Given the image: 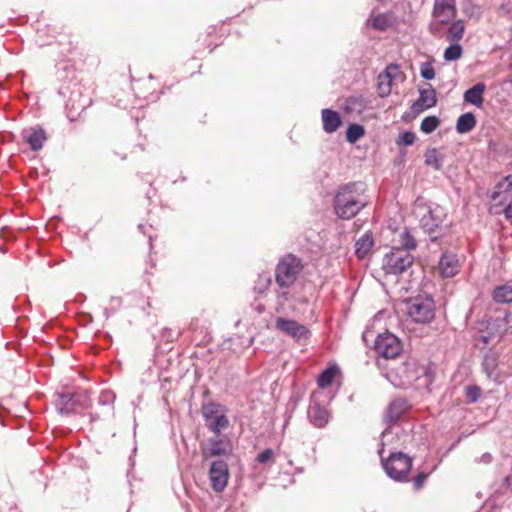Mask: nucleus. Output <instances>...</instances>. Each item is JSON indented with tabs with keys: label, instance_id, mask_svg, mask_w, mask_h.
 Wrapping results in <instances>:
<instances>
[{
	"label": "nucleus",
	"instance_id": "1",
	"mask_svg": "<svg viewBox=\"0 0 512 512\" xmlns=\"http://www.w3.org/2000/svg\"><path fill=\"white\" fill-rule=\"evenodd\" d=\"M366 185L362 182H349L340 185L333 198V209L338 218L350 220L367 205Z\"/></svg>",
	"mask_w": 512,
	"mask_h": 512
},
{
	"label": "nucleus",
	"instance_id": "2",
	"mask_svg": "<svg viewBox=\"0 0 512 512\" xmlns=\"http://www.w3.org/2000/svg\"><path fill=\"white\" fill-rule=\"evenodd\" d=\"M392 435L391 428L384 430L381 434V443L378 449L381 465L390 479L400 483L408 482L412 458L400 451H390L388 457L384 456L385 446L390 442Z\"/></svg>",
	"mask_w": 512,
	"mask_h": 512
},
{
	"label": "nucleus",
	"instance_id": "3",
	"mask_svg": "<svg viewBox=\"0 0 512 512\" xmlns=\"http://www.w3.org/2000/svg\"><path fill=\"white\" fill-rule=\"evenodd\" d=\"M425 374L423 366L415 359H408L390 368L386 373L388 381L396 388L408 389Z\"/></svg>",
	"mask_w": 512,
	"mask_h": 512
},
{
	"label": "nucleus",
	"instance_id": "4",
	"mask_svg": "<svg viewBox=\"0 0 512 512\" xmlns=\"http://www.w3.org/2000/svg\"><path fill=\"white\" fill-rule=\"evenodd\" d=\"M302 270V260L291 253L286 254L280 258L276 266V283L281 288H289L296 282Z\"/></svg>",
	"mask_w": 512,
	"mask_h": 512
},
{
	"label": "nucleus",
	"instance_id": "5",
	"mask_svg": "<svg viewBox=\"0 0 512 512\" xmlns=\"http://www.w3.org/2000/svg\"><path fill=\"white\" fill-rule=\"evenodd\" d=\"M405 305L408 317L415 323H429L435 316V304L431 297L410 298Z\"/></svg>",
	"mask_w": 512,
	"mask_h": 512
},
{
	"label": "nucleus",
	"instance_id": "6",
	"mask_svg": "<svg viewBox=\"0 0 512 512\" xmlns=\"http://www.w3.org/2000/svg\"><path fill=\"white\" fill-rule=\"evenodd\" d=\"M414 257L406 249L392 248L385 254L382 269L387 275H400L411 267Z\"/></svg>",
	"mask_w": 512,
	"mask_h": 512
},
{
	"label": "nucleus",
	"instance_id": "7",
	"mask_svg": "<svg viewBox=\"0 0 512 512\" xmlns=\"http://www.w3.org/2000/svg\"><path fill=\"white\" fill-rule=\"evenodd\" d=\"M491 201L495 208H501V210H495L498 214L503 212L506 218H511L512 213V174L506 176L499 181L492 190Z\"/></svg>",
	"mask_w": 512,
	"mask_h": 512
},
{
	"label": "nucleus",
	"instance_id": "8",
	"mask_svg": "<svg viewBox=\"0 0 512 512\" xmlns=\"http://www.w3.org/2000/svg\"><path fill=\"white\" fill-rule=\"evenodd\" d=\"M402 349L401 341L390 332L378 335L374 343L376 353L386 359L397 357Z\"/></svg>",
	"mask_w": 512,
	"mask_h": 512
},
{
	"label": "nucleus",
	"instance_id": "9",
	"mask_svg": "<svg viewBox=\"0 0 512 512\" xmlns=\"http://www.w3.org/2000/svg\"><path fill=\"white\" fill-rule=\"evenodd\" d=\"M430 30L435 36L448 38V0H435Z\"/></svg>",
	"mask_w": 512,
	"mask_h": 512
},
{
	"label": "nucleus",
	"instance_id": "10",
	"mask_svg": "<svg viewBox=\"0 0 512 512\" xmlns=\"http://www.w3.org/2000/svg\"><path fill=\"white\" fill-rule=\"evenodd\" d=\"M233 445L230 438L222 434H213L207 440V444L203 449V455L206 459L216 456L228 457L232 454Z\"/></svg>",
	"mask_w": 512,
	"mask_h": 512
},
{
	"label": "nucleus",
	"instance_id": "11",
	"mask_svg": "<svg viewBox=\"0 0 512 512\" xmlns=\"http://www.w3.org/2000/svg\"><path fill=\"white\" fill-rule=\"evenodd\" d=\"M275 327L296 341L307 340L310 337V331L307 327L292 319L279 317L276 319Z\"/></svg>",
	"mask_w": 512,
	"mask_h": 512
},
{
	"label": "nucleus",
	"instance_id": "12",
	"mask_svg": "<svg viewBox=\"0 0 512 512\" xmlns=\"http://www.w3.org/2000/svg\"><path fill=\"white\" fill-rule=\"evenodd\" d=\"M209 476L214 491H223L227 486L229 479V470L227 463L224 460L213 461L210 466Z\"/></svg>",
	"mask_w": 512,
	"mask_h": 512
},
{
	"label": "nucleus",
	"instance_id": "13",
	"mask_svg": "<svg viewBox=\"0 0 512 512\" xmlns=\"http://www.w3.org/2000/svg\"><path fill=\"white\" fill-rule=\"evenodd\" d=\"M436 91L429 83H424L419 87V97L411 105V111L414 114H420L425 110L436 105Z\"/></svg>",
	"mask_w": 512,
	"mask_h": 512
},
{
	"label": "nucleus",
	"instance_id": "14",
	"mask_svg": "<svg viewBox=\"0 0 512 512\" xmlns=\"http://www.w3.org/2000/svg\"><path fill=\"white\" fill-rule=\"evenodd\" d=\"M55 405L61 414L77 413L79 407H84L81 397L71 393L57 394Z\"/></svg>",
	"mask_w": 512,
	"mask_h": 512
},
{
	"label": "nucleus",
	"instance_id": "15",
	"mask_svg": "<svg viewBox=\"0 0 512 512\" xmlns=\"http://www.w3.org/2000/svg\"><path fill=\"white\" fill-rule=\"evenodd\" d=\"M21 136L25 143L29 145L32 151H39L42 149L47 140V135L44 129L40 126H32L24 128Z\"/></svg>",
	"mask_w": 512,
	"mask_h": 512
},
{
	"label": "nucleus",
	"instance_id": "16",
	"mask_svg": "<svg viewBox=\"0 0 512 512\" xmlns=\"http://www.w3.org/2000/svg\"><path fill=\"white\" fill-rule=\"evenodd\" d=\"M410 407L411 405L407 399L402 397L395 398L385 410V422L389 425L396 424L401 416L410 409Z\"/></svg>",
	"mask_w": 512,
	"mask_h": 512
},
{
	"label": "nucleus",
	"instance_id": "17",
	"mask_svg": "<svg viewBox=\"0 0 512 512\" xmlns=\"http://www.w3.org/2000/svg\"><path fill=\"white\" fill-rule=\"evenodd\" d=\"M307 414L310 422L317 428H323L328 423L330 417L327 408L317 402L314 397L311 399Z\"/></svg>",
	"mask_w": 512,
	"mask_h": 512
},
{
	"label": "nucleus",
	"instance_id": "18",
	"mask_svg": "<svg viewBox=\"0 0 512 512\" xmlns=\"http://www.w3.org/2000/svg\"><path fill=\"white\" fill-rule=\"evenodd\" d=\"M323 129L326 133H334L340 127L342 120L338 112L325 108L321 111Z\"/></svg>",
	"mask_w": 512,
	"mask_h": 512
},
{
	"label": "nucleus",
	"instance_id": "19",
	"mask_svg": "<svg viewBox=\"0 0 512 512\" xmlns=\"http://www.w3.org/2000/svg\"><path fill=\"white\" fill-rule=\"evenodd\" d=\"M486 90V85L482 82H479L469 88L464 93V101L472 104L476 107H481L484 101L483 94Z\"/></svg>",
	"mask_w": 512,
	"mask_h": 512
},
{
	"label": "nucleus",
	"instance_id": "20",
	"mask_svg": "<svg viewBox=\"0 0 512 512\" xmlns=\"http://www.w3.org/2000/svg\"><path fill=\"white\" fill-rule=\"evenodd\" d=\"M374 245L373 234L371 231H366L355 242V253L359 259H363L371 251Z\"/></svg>",
	"mask_w": 512,
	"mask_h": 512
},
{
	"label": "nucleus",
	"instance_id": "21",
	"mask_svg": "<svg viewBox=\"0 0 512 512\" xmlns=\"http://www.w3.org/2000/svg\"><path fill=\"white\" fill-rule=\"evenodd\" d=\"M396 21L393 13H382L375 16H371L368 20L371 27L379 31H385L391 27Z\"/></svg>",
	"mask_w": 512,
	"mask_h": 512
},
{
	"label": "nucleus",
	"instance_id": "22",
	"mask_svg": "<svg viewBox=\"0 0 512 512\" xmlns=\"http://www.w3.org/2000/svg\"><path fill=\"white\" fill-rule=\"evenodd\" d=\"M492 299L501 304L512 303V281L495 287L492 291Z\"/></svg>",
	"mask_w": 512,
	"mask_h": 512
},
{
	"label": "nucleus",
	"instance_id": "23",
	"mask_svg": "<svg viewBox=\"0 0 512 512\" xmlns=\"http://www.w3.org/2000/svg\"><path fill=\"white\" fill-rule=\"evenodd\" d=\"M205 425L208 428V430L213 434H221L222 431L226 430L229 427L230 421L224 413L216 417L210 418L209 420H205Z\"/></svg>",
	"mask_w": 512,
	"mask_h": 512
},
{
	"label": "nucleus",
	"instance_id": "24",
	"mask_svg": "<svg viewBox=\"0 0 512 512\" xmlns=\"http://www.w3.org/2000/svg\"><path fill=\"white\" fill-rule=\"evenodd\" d=\"M476 125V118L472 112L462 114L456 123V130L460 134L470 132Z\"/></svg>",
	"mask_w": 512,
	"mask_h": 512
},
{
	"label": "nucleus",
	"instance_id": "25",
	"mask_svg": "<svg viewBox=\"0 0 512 512\" xmlns=\"http://www.w3.org/2000/svg\"><path fill=\"white\" fill-rule=\"evenodd\" d=\"M226 412L225 406L215 403L208 402L204 403L201 406V414L204 420H209L210 418L216 417L220 414H224Z\"/></svg>",
	"mask_w": 512,
	"mask_h": 512
},
{
	"label": "nucleus",
	"instance_id": "26",
	"mask_svg": "<svg viewBox=\"0 0 512 512\" xmlns=\"http://www.w3.org/2000/svg\"><path fill=\"white\" fill-rule=\"evenodd\" d=\"M346 109L350 112L361 113L367 107V102L362 95H352L345 100Z\"/></svg>",
	"mask_w": 512,
	"mask_h": 512
},
{
	"label": "nucleus",
	"instance_id": "27",
	"mask_svg": "<svg viewBox=\"0 0 512 512\" xmlns=\"http://www.w3.org/2000/svg\"><path fill=\"white\" fill-rule=\"evenodd\" d=\"M389 72L380 73L377 77V93L379 97L385 98L390 95L392 81L389 79Z\"/></svg>",
	"mask_w": 512,
	"mask_h": 512
},
{
	"label": "nucleus",
	"instance_id": "28",
	"mask_svg": "<svg viewBox=\"0 0 512 512\" xmlns=\"http://www.w3.org/2000/svg\"><path fill=\"white\" fill-rule=\"evenodd\" d=\"M434 278L442 280L443 285H446V278L448 277V259L447 252L441 254L438 266L433 267Z\"/></svg>",
	"mask_w": 512,
	"mask_h": 512
},
{
	"label": "nucleus",
	"instance_id": "29",
	"mask_svg": "<svg viewBox=\"0 0 512 512\" xmlns=\"http://www.w3.org/2000/svg\"><path fill=\"white\" fill-rule=\"evenodd\" d=\"M338 373L339 368L337 366H329L319 375L317 380L318 386L320 388H326L330 386Z\"/></svg>",
	"mask_w": 512,
	"mask_h": 512
},
{
	"label": "nucleus",
	"instance_id": "30",
	"mask_svg": "<svg viewBox=\"0 0 512 512\" xmlns=\"http://www.w3.org/2000/svg\"><path fill=\"white\" fill-rule=\"evenodd\" d=\"M444 157L440 155L437 149L432 148L425 153V163L427 166L433 167L435 170L440 169Z\"/></svg>",
	"mask_w": 512,
	"mask_h": 512
},
{
	"label": "nucleus",
	"instance_id": "31",
	"mask_svg": "<svg viewBox=\"0 0 512 512\" xmlns=\"http://www.w3.org/2000/svg\"><path fill=\"white\" fill-rule=\"evenodd\" d=\"M494 323L501 335L512 331V313L506 312L502 317L496 318Z\"/></svg>",
	"mask_w": 512,
	"mask_h": 512
},
{
	"label": "nucleus",
	"instance_id": "32",
	"mask_svg": "<svg viewBox=\"0 0 512 512\" xmlns=\"http://www.w3.org/2000/svg\"><path fill=\"white\" fill-rule=\"evenodd\" d=\"M115 400V394L111 390H103L98 398V404L106 407V414L113 413V402Z\"/></svg>",
	"mask_w": 512,
	"mask_h": 512
},
{
	"label": "nucleus",
	"instance_id": "33",
	"mask_svg": "<svg viewBox=\"0 0 512 512\" xmlns=\"http://www.w3.org/2000/svg\"><path fill=\"white\" fill-rule=\"evenodd\" d=\"M400 244V248L406 249L409 253L417 247L416 239L408 229H405L400 233Z\"/></svg>",
	"mask_w": 512,
	"mask_h": 512
},
{
	"label": "nucleus",
	"instance_id": "34",
	"mask_svg": "<svg viewBox=\"0 0 512 512\" xmlns=\"http://www.w3.org/2000/svg\"><path fill=\"white\" fill-rule=\"evenodd\" d=\"M365 134V129L359 124H350L346 131V139L350 143L357 142Z\"/></svg>",
	"mask_w": 512,
	"mask_h": 512
},
{
	"label": "nucleus",
	"instance_id": "35",
	"mask_svg": "<svg viewBox=\"0 0 512 512\" xmlns=\"http://www.w3.org/2000/svg\"><path fill=\"white\" fill-rule=\"evenodd\" d=\"M465 31V25L462 20L450 23V42H458L462 39Z\"/></svg>",
	"mask_w": 512,
	"mask_h": 512
},
{
	"label": "nucleus",
	"instance_id": "36",
	"mask_svg": "<svg viewBox=\"0 0 512 512\" xmlns=\"http://www.w3.org/2000/svg\"><path fill=\"white\" fill-rule=\"evenodd\" d=\"M439 125V120L436 116H427L421 122V131L429 134L433 132Z\"/></svg>",
	"mask_w": 512,
	"mask_h": 512
},
{
	"label": "nucleus",
	"instance_id": "37",
	"mask_svg": "<svg viewBox=\"0 0 512 512\" xmlns=\"http://www.w3.org/2000/svg\"><path fill=\"white\" fill-rule=\"evenodd\" d=\"M481 389L476 385L467 386L465 388V397L468 403H475L481 396Z\"/></svg>",
	"mask_w": 512,
	"mask_h": 512
},
{
	"label": "nucleus",
	"instance_id": "38",
	"mask_svg": "<svg viewBox=\"0 0 512 512\" xmlns=\"http://www.w3.org/2000/svg\"><path fill=\"white\" fill-rule=\"evenodd\" d=\"M256 461L260 464H274L275 454L271 448H267L257 455Z\"/></svg>",
	"mask_w": 512,
	"mask_h": 512
},
{
	"label": "nucleus",
	"instance_id": "39",
	"mask_svg": "<svg viewBox=\"0 0 512 512\" xmlns=\"http://www.w3.org/2000/svg\"><path fill=\"white\" fill-rule=\"evenodd\" d=\"M122 304L120 297H111L110 307H106L103 310L105 317L108 319Z\"/></svg>",
	"mask_w": 512,
	"mask_h": 512
},
{
	"label": "nucleus",
	"instance_id": "40",
	"mask_svg": "<svg viewBox=\"0 0 512 512\" xmlns=\"http://www.w3.org/2000/svg\"><path fill=\"white\" fill-rule=\"evenodd\" d=\"M420 74L425 80H432L435 77V70L430 62L421 64Z\"/></svg>",
	"mask_w": 512,
	"mask_h": 512
},
{
	"label": "nucleus",
	"instance_id": "41",
	"mask_svg": "<svg viewBox=\"0 0 512 512\" xmlns=\"http://www.w3.org/2000/svg\"><path fill=\"white\" fill-rule=\"evenodd\" d=\"M415 138H416V136H415V134L413 132L405 131V132L400 134L397 143L399 145L402 144V145H405V146H410V145H412L414 143Z\"/></svg>",
	"mask_w": 512,
	"mask_h": 512
},
{
	"label": "nucleus",
	"instance_id": "42",
	"mask_svg": "<svg viewBox=\"0 0 512 512\" xmlns=\"http://www.w3.org/2000/svg\"><path fill=\"white\" fill-rule=\"evenodd\" d=\"M462 46L457 42H450V61H455L462 56Z\"/></svg>",
	"mask_w": 512,
	"mask_h": 512
},
{
	"label": "nucleus",
	"instance_id": "43",
	"mask_svg": "<svg viewBox=\"0 0 512 512\" xmlns=\"http://www.w3.org/2000/svg\"><path fill=\"white\" fill-rule=\"evenodd\" d=\"M427 477H428V474L424 473V472H421L416 477H414L412 479L414 490H416V491L420 490L423 487Z\"/></svg>",
	"mask_w": 512,
	"mask_h": 512
},
{
	"label": "nucleus",
	"instance_id": "44",
	"mask_svg": "<svg viewBox=\"0 0 512 512\" xmlns=\"http://www.w3.org/2000/svg\"><path fill=\"white\" fill-rule=\"evenodd\" d=\"M387 72H389L388 76L391 81H393L394 79H396L398 76L401 75L399 66L396 64L388 65L382 73H387Z\"/></svg>",
	"mask_w": 512,
	"mask_h": 512
},
{
	"label": "nucleus",
	"instance_id": "45",
	"mask_svg": "<svg viewBox=\"0 0 512 512\" xmlns=\"http://www.w3.org/2000/svg\"><path fill=\"white\" fill-rule=\"evenodd\" d=\"M459 260L450 255V278L455 276L459 272Z\"/></svg>",
	"mask_w": 512,
	"mask_h": 512
},
{
	"label": "nucleus",
	"instance_id": "46",
	"mask_svg": "<svg viewBox=\"0 0 512 512\" xmlns=\"http://www.w3.org/2000/svg\"><path fill=\"white\" fill-rule=\"evenodd\" d=\"M177 337V334L173 333V331L169 328H164L162 332V338L165 339L167 342H173L174 339Z\"/></svg>",
	"mask_w": 512,
	"mask_h": 512
},
{
	"label": "nucleus",
	"instance_id": "47",
	"mask_svg": "<svg viewBox=\"0 0 512 512\" xmlns=\"http://www.w3.org/2000/svg\"><path fill=\"white\" fill-rule=\"evenodd\" d=\"M494 362H495V360H494V359H490V358H488V357H486V358L484 359V361H483V367H484V369L486 370V372H487V374H488V376H489V377L491 376V372H489V369H490V368H493V366H494Z\"/></svg>",
	"mask_w": 512,
	"mask_h": 512
},
{
	"label": "nucleus",
	"instance_id": "48",
	"mask_svg": "<svg viewBox=\"0 0 512 512\" xmlns=\"http://www.w3.org/2000/svg\"><path fill=\"white\" fill-rule=\"evenodd\" d=\"M491 459H492V457H491V455H490V454H488V453H487V454H484V455L482 456V461H484V462H486V463H489V462L491 461Z\"/></svg>",
	"mask_w": 512,
	"mask_h": 512
},
{
	"label": "nucleus",
	"instance_id": "49",
	"mask_svg": "<svg viewBox=\"0 0 512 512\" xmlns=\"http://www.w3.org/2000/svg\"><path fill=\"white\" fill-rule=\"evenodd\" d=\"M449 7H450V15L454 14V12H455L454 0H450Z\"/></svg>",
	"mask_w": 512,
	"mask_h": 512
},
{
	"label": "nucleus",
	"instance_id": "50",
	"mask_svg": "<svg viewBox=\"0 0 512 512\" xmlns=\"http://www.w3.org/2000/svg\"><path fill=\"white\" fill-rule=\"evenodd\" d=\"M448 56H449V53H448V47H446L444 50H443V58L445 61H448Z\"/></svg>",
	"mask_w": 512,
	"mask_h": 512
},
{
	"label": "nucleus",
	"instance_id": "51",
	"mask_svg": "<svg viewBox=\"0 0 512 512\" xmlns=\"http://www.w3.org/2000/svg\"><path fill=\"white\" fill-rule=\"evenodd\" d=\"M430 234H431V240L432 241H436L438 239V236L435 234L434 230H431Z\"/></svg>",
	"mask_w": 512,
	"mask_h": 512
},
{
	"label": "nucleus",
	"instance_id": "52",
	"mask_svg": "<svg viewBox=\"0 0 512 512\" xmlns=\"http://www.w3.org/2000/svg\"><path fill=\"white\" fill-rule=\"evenodd\" d=\"M99 417H100V416H99V414H97V413H95V414H93V413H92V414H91V420H92V421H95V420L99 419Z\"/></svg>",
	"mask_w": 512,
	"mask_h": 512
},
{
	"label": "nucleus",
	"instance_id": "53",
	"mask_svg": "<svg viewBox=\"0 0 512 512\" xmlns=\"http://www.w3.org/2000/svg\"><path fill=\"white\" fill-rule=\"evenodd\" d=\"M143 227L144 226L142 224H139V226H138L139 229H143Z\"/></svg>",
	"mask_w": 512,
	"mask_h": 512
}]
</instances>
